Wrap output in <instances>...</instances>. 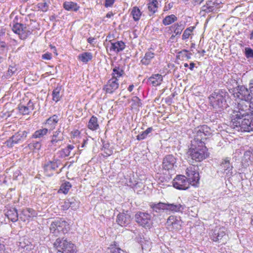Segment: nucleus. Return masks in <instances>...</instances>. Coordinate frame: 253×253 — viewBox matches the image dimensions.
<instances>
[{
  "label": "nucleus",
  "instance_id": "3",
  "mask_svg": "<svg viewBox=\"0 0 253 253\" xmlns=\"http://www.w3.org/2000/svg\"><path fill=\"white\" fill-rule=\"evenodd\" d=\"M228 93L223 89L213 92L209 97L210 105L216 111H220L226 107V97Z\"/></svg>",
  "mask_w": 253,
  "mask_h": 253
},
{
  "label": "nucleus",
  "instance_id": "42",
  "mask_svg": "<svg viewBox=\"0 0 253 253\" xmlns=\"http://www.w3.org/2000/svg\"><path fill=\"white\" fill-rule=\"evenodd\" d=\"M50 2L48 0H45L43 2L38 3V7L43 12L47 11Z\"/></svg>",
  "mask_w": 253,
  "mask_h": 253
},
{
  "label": "nucleus",
  "instance_id": "6",
  "mask_svg": "<svg viewBox=\"0 0 253 253\" xmlns=\"http://www.w3.org/2000/svg\"><path fill=\"white\" fill-rule=\"evenodd\" d=\"M54 245L57 246L56 253H75L74 245L66 240L61 241L58 239Z\"/></svg>",
  "mask_w": 253,
  "mask_h": 253
},
{
  "label": "nucleus",
  "instance_id": "25",
  "mask_svg": "<svg viewBox=\"0 0 253 253\" xmlns=\"http://www.w3.org/2000/svg\"><path fill=\"white\" fill-rule=\"evenodd\" d=\"M155 53L150 50L147 51L144 57L141 59V63L145 65H149L151 60L154 57Z\"/></svg>",
  "mask_w": 253,
  "mask_h": 253
},
{
  "label": "nucleus",
  "instance_id": "55",
  "mask_svg": "<svg viewBox=\"0 0 253 253\" xmlns=\"http://www.w3.org/2000/svg\"><path fill=\"white\" fill-rule=\"evenodd\" d=\"M51 57V54L49 53H46L42 55V58L43 59L50 60Z\"/></svg>",
  "mask_w": 253,
  "mask_h": 253
},
{
  "label": "nucleus",
  "instance_id": "56",
  "mask_svg": "<svg viewBox=\"0 0 253 253\" xmlns=\"http://www.w3.org/2000/svg\"><path fill=\"white\" fill-rule=\"evenodd\" d=\"M0 253H7L4 245L0 244Z\"/></svg>",
  "mask_w": 253,
  "mask_h": 253
},
{
  "label": "nucleus",
  "instance_id": "21",
  "mask_svg": "<svg viewBox=\"0 0 253 253\" xmlns=\"http://www.w3.org/2000/svg\"><path fill=\"white\" fill-rule=\"evenodd\" d=\"M170 30L173 32L174 35H172L171 38H173L177 36H179L183 30L184 29V25L181 23L174 24L170 27Z\"/></svg>",
  "mask_w": 253,
  "mask_h": 253
},
{
  "label": "nucleus",
  "instance_id": "10",
  "mask_svg": "<svg viewBox=\"0 0 253 253\" xmlns=\"http://www.w3.org/2000/svg\"><path fill=\"white\" fill-rule=\"evenodd\" d=\"M12 30L14 33L18 34L20 39L22 40L26 39L31 34L26 26L18 23L13 25Z\"/></svg>",
  "mask_w": 253,
  "mask_h": 253
},
{
  "label": "nucleus",
  "instance_id": "52",
  "mask_svg": "<svg viewBox=\"0 0 253 253\" xmlns=\"http://www.w3.org/2000/svg\"><path fill=\"white\" fill-rule=\"evenodd\" d=\"M27 106L30 112L33 111L35 108L34 103L31 100L28 102Z\"/></svg>",
  "mask_w": 253,
  "mask_h": 253
},
{
  "label": "nucleus",
  "instance_id": "38",
  "mask_svg": "<svg viewBox=\"0 0 253 253\" xmlns=\"http://www.w3.org/2000/svg\"><path fill=\"white\" fill-rule=\"evenodd\" d=\"M131 14L133 16L134 21H138L139 20L141 15V12L138 7H133L131 12Z\"/></svg>",
  "mask_w": 253,
  "mask_h": 253
},
{
  "label": "nucleus",
  "instance_id": "46",
  "mask_svg": "<svg viewBox=\"0 0 253 253\" xmlns=\"http://www.w3.org/2000/svg\"><path fill=\"white\" fill-rule=\"evenodd\" d=\"M19 112L23 115H28L31 112L27 106L19 105L18 106Z\"/></svg>",
  "mask_w": 253,
  "mask_h": 253
},
{
  "label": "nucleus",
  "instance_id": "7",
  "mask_svg": "<svg viewBox=\"0 0 253 253\" xmlns=\"http://www.w3.org/2000/svg\"><path fill=\"white\" fill-rule=\"evenodd\" d=\"M225 232L226 229L223 227H215L211 235V240L214 242H218L224 244L227 240V235Z\"/></svg>",
  "mask_w": 253,
  "mask_h": 253
},
{
  "label": "nucleus",
  "instance_id": "53",
  "mask_svg": "<svg viewBox=\"0 0 253 253\" xmlns=\"http://www.w3.org/2000/svg\"><path fill=\"white\" fill-rule=\"evenodd\" d=\"M147 136V135L143 131L141 134H138L137 136V139L138 140H141L145 139Z\"/></svg>",
  "mask_w": 253,
  "mask_h": 253
},
{
  "label": "nucleus",
  "instance_id": "59",
  "mask_svg": "<svg viewBox=\"0 0 253 253\" xmlns=\"http://www.w3.org/2000/svg\"><path fill=\"white\" fill-rule=\"evenodd\" d=\"M153 130V128L152 127H150L147 128L144 132L147 135L149 133L152 132Z\"/></svg>",
  "mask_w": 253,
  "mask_h": 253
},
{
  "label": "nucleus",
  "instance_id": "8",
  "mask_svg": "<svg viewBox=\"0 0 253 253\" xmlns=\"http://www.w3.org/2000/svg\"><path fill=\"white\" fill-rule=\"evenodd\" d=\"M27 134L26 131H19L10 137L5 142V144L8 147H12L15 144L20 143L25 140L27 137Z\"/></svg>",
  "mask_w": 253,
  "mask_h": 253
},
{
  "label": "nucleus",
  "instance_id": "23",
  "mask_svg": "<svg viewBox=\"0 0 253 253\" xmlns=\"http://www.w3.org/2000/svg\"><path fill=\"white\" fill-rule=\"evenodd\" d=\"M163 81V77L161 75L157 74L152 75L148 79V82L152 84L153 86H156L159 85Z\"/></svg>",
  "mask_w": 253,
  "mask_h": 253
},
{
  "label": "nucleus",
  "instance_id": "40",
  "mask_svg": "<svg viewBox=\"0 0 253 253\" xmlns=\"http://www.w3.org/2000/svg\"><path fill=\"white\" fill-rule=\"evenodd\" d=\"M158 2L157 0H152V1L148 4V8L149 11L152 14L154 13L158 8Z\"/></svg>",
  "mask_w": 253,
  "mask_h": 253
},
{
  "label": "nucleus",
  "instance_id": "13",
  "mask_svg": "<svg viewBox=\"0 0 253 253\" xmlns=\"http://www.w3.org/2000/svg\"><path fill=\"white\" fill-rule=\"evenodd\" d=\"M176 159L173 155L171 154L168 155L163 159V168L167 170L174 169L176 167Z\"/></svg>",
  "mask_w": 253,
  "mask_h": 253
},
{
  "label": "nucleus",
  "instance_id": "36",
  "mask_svg": "<svg viewBox=\"0 0 253 253\" xmlns=\"http://www.w3.org/2000/svg\"><path fill=\"white\" fill-rule=\"evenodd\" d=\"M214 2L209 1L205 5L202 6V10L207 13L212 12L214 10Z\"/></svg>",
  "mask_w": 253,
  "mask_h": 253
},
{
  "label": "nucleus",
  "instance_id": "61",
  "mask_svg": "<svg viewBox=\"0 0 253 253\" xmlns=\"http://www.w3.org/2000/svg\"><path fill=\"white\" fill-rule=\"evenodd\" d=\"M94 40L95 39L94 38L89 37L87 39V42L90 44H93Z\"/></svg>",
  "mask_w": 253,
  "mask_h": 253
},
{
  "label": "nucleus",
  "instance_id": "5",
  "mask_svg": "<svg viewBox=\"0 0 253 253\" xmlns=\"http://www.w3.org/2000/svg\"><path fill=\"white\" fill-rule=\"evenodd\" d=\"M135 219L139 225L145 228H150L152 225L151 216L148 213L137 212L135 215Z\"/></svg>",
  "mask_w": 253,
  "mask_h": 253
},
{
  "label": "nucleus",
  "instance_id": "24",
  "mask_svg": "<svg viewBox=\"0 0 253 253\" xmlns=\"http://www.w3.org/2000/svg\"><path fill=\"white\" fill-rule=\"evenodd\" d=\"M183 210V206L180 204L166 203V210L173 212L181 211Z\"/></svg>",
  "mask_w": 253,
  "mask_h": 253
},
{
  "label": "nucleus",
  "instance_id": "45",
  "mask_svg": "<svg viewBox=\"0 0 253 253\" xmlns=\"http://www.w3.org/2000/svg\"><path fill=\"white\" fill-rule=\"evenodd\" d=\"M71 187V183L69 182H66L61 185L60 190L62 191L63 193L67 194Z\"/></svg>",
  "mask_w": 253,
  "mask_h": 253
},
{
  "label": "nucleus",
  "instance_id": "29",
  "mask_svg": "<svg viewBox=\"0 0 253 253\" xmlns=\"http://www.w3.org/2000/svg\"><path fill=\"white\" fill-rule=\"evenodd\" d=\"M152 210L156 212H160L161 210H166V203L160 202L157 204L152 203L150 205Z\"/></svg>",
  "mask_w": 253,
  "mask_h": 253
},
{
  "label": "nucleus",
  "instance_id": "43",
  "mask_svg": "<svg viewBox=\"0 0 253 253\" xmlns=\"http://www.w3.org/2000/svg\"><path fill=\"white\" fill-rule=\"evenodd\" d=\"M41 146V142L38 141H33L28 144V147L31 150H40Z\"/></svg>",
  "mask_w": 253,
  "mask_h": 253
},
{
  "label": "nucleus",
  "instance_id": "47",
  "mask_svg": "<svg viewBox=\"0 0 253 253\" xmlns=\"http://www.w3.org/2000/svg\"><path fill=\"white\" fill-rule=\"evenodd\" d=\"M70 208H71L72 210H75L77 209L79 207L78 202L76 201L74 198L69 199H68Z\"/></svg>",
  "mask_w": 253,
  "mask_h": 253
},
{
  "label": "nucleus",
  "instance_id": "49",
  "mask_svg": "<svg viewBox=\"0 0 253 253\" xmlns=\"http://www.w3.org/2000/svg\"><path fill=\"white\" fill-rule=\"evenodd\" d=\"M62 209L64 211L68 210L70 208L68 199L65 201L63 204L61 206Z\"/></svg>",
  "mask_w": 253,
  "mask_h": 253
},
{
  "label": "nucleus",
  "instance_id": "28",
  "mask_svg": "<svg viewBox=\"0 0 253 253\" xmlns=\"http://www.w3.org/2000/svg\"><path fill=\"white\" fill-rule=\"evenodd\" d=\"M75 148L73 145L69 144L66 148L62 149L58 152L60 157L65 158L70 155L71 151Z\"/></svg>",
  "mask_w": 253,
  "mask_h": 253
},
{
  "label": "nucleus",
  "instance_id": "16",
  "mask_svg": "<svg viewBox=\"0 0 253 253\" xmlns=\"http://www.w3.org/2000/svg\"><path fill=\"white\" fill-rule=\"evenodd\" d=\"M64 139L63 131H61L60 128L53 132L52 138L50 141V146L54 147L57 146L59 142Z\"/></svg>",
  "mask_w": 253,
  "mask_h": 253
},
{
  "label": "nucleus",
  "instance_id": "41",
  "mask_svg": "<svg viewBox=\"0 0 253 253\" xmlns=\"http://www.w3.org/2000/svg\"><path fill=\"white\" fill-rule=\"evenodd\" d=\"M195 27H190L186 29L182 35V40H185L188 39L190 36L191 35L192 32L193 31Z\"/></svg>",
  "mask_w": 253,
  "mask_h": 253
},
{
  "label": "nucleus",
  "instance_id": "44",
  "mask_svg": "<svg viewBox=\"0 0 253 253\" xmlns=\"http://www.w3.org/2000/svg\"><path fill=\"white\" fill-rule=\"evenodd\" d=\"M19 246L26 250H31L32 249V245L28 240L19 243Z\"/></svg>",
  "mask_w": 253,
  "mask_h": 253
},
{
  "label": "nucleus",
  "instance_id": "57",
  "mask_svg": "<svg viewBox=\"0 0 253 253\" xmlns=\"http://www.w3.org/2000/svg\"><path fill=\"white\" fill-rule=\"evenodd\" d=\"M173 6V3H169L168 5H166L165 6L164 10L165 11H167L171 9Z\"/></svg>",
  "mask_w": 253,
  "mask_h": 253
},
{
  "label": "nucleus",
  "instance_id": "9",
  "mask_svg": "<svg viewBox=\"0 0 253 253\" xmlns=\"http://www.w3.org/2000/svg\"><path fill=\"white\" fill-rule=\"evenodd\" d=\"M182 221L179 216H170L166 222L167 228L169 231H178L181 229Z\"/></svg>",
  "mask_w": 253,
  "mask_h": 253
},
{
  "label": "nucleus",
  "instance_id": "48",
  "mask_svg": "<svg viewBox=\"0 0 253 253\" xmlns=\"http://www.w3.org/2000/svg\"><path fill=\"white\" fill-rule=\"evenodd\" d=\"M245 55L248 58H253V50L250 47H246L245 48Z\"/></svg>",
  "mask_w": 253,
  "mask_h": 253
},
{
  "label": "nucleus",
  "instance_id": "22",
  "mask_svg": "<svg viewBox=\"0 0 253 253\" xmlns=\"http://www.w3.org/2000/svg\"><path fill=\"white\" fill-rule=\"evenodd\" d=\"M5 215L12 222H16L18 219L17 211L15 208H10L7 210Z\"/></svg>",
  "mask_w": 253,
  "mask_h": 253
},
{
  "label": "nucleus",
  "instance_id": "1",
  "mask_svg": "<svg viewBox=\"0 0 253 253\" xmlns=\"http://www.w3.org/2000/svg\"><path fill=\"white\" fill-rule=\"evenodd\" d=\"M234 96L241 99L238 103L239 112L233 120L234 127L239 128L242 131H253V98L250 89L245 86H238Z\"/></svg>",
  "mask_w": 253,
  "mask_h": 253
},
{
  "label": "nucleus",
  "instance_id": "27",
  "mask_svg": "<svg viewBox=\"0 0 253 253\" xmlns=\"http://www.w3.org/2000/svg\"><path fill=\"white\" fill-rule=\"evenodd\" d=\"M58 121V116L54 115L46 120L45 125L48 126L50 129H53L55 128Z\"/></svg>",
  "mask_w": 253,
  "mask_h": 253
},
{
  "label": "nucleus",
  "instance_id": "4",
  "mask_svg": "<svg viewBox=\"0 0 253 253\" xmlns=\"http://www.w3.org/2000/svg\"><path fill=\"white\" fill-rule=\"evenodd\" d=\"M68 228V224L67 222L58 219L52 222L50 227V230L53 235L58 236L66 233Z\"/></svg>",
  "mask_w": 253,
  "mask_h": 253
},
{
  "label": "nucleus",
  "instance_id": "30",
  "mask_svg": "<svg viewBox=\"0 0 253 253\" xmlns=\"http://www.w3.org/2000/svg\"><path fill=\"white\" fill-rule=\"evenodd\" d=\"M88 127L92 130H96L99 127L97 119L94 116H92L88 123Z\"/></svg>",
  "mask_w": 253,
  "mask_h": 253
},
{
  "label": "nucleus",
  "instance_id": "20",
  "mask_svg": "<svg viewBox=\"0 0 253 253\" xmlns=\"http://www.w3.org/2000/svg\"><path fill=\"white\" fill-rule=\"evenodd\" d=\"M59 164L60 161L58 160L49 161L44 164V170L47 172L55 170L58 168Z\"/></svg>",
  "mask_w": 253,
  "mask_h": 253
},
{
  "label": "nucleus",
  "instance_id": "62",
  "mask_svg": "<svg viewBox=\"0 0 253 253\" xmlns=\"http://www.w3.org/2000/svg\"><path fill=\"white\" fill-rule=\"evenodd\" d=\"M203 1H204V0H193V1H194V3L195 5H196V4H200Z\"/></svg>",
  "mask_w": 253,
  "mask_h": 253
},
{
  "label": "nucleus",
  "instance_id": "63",
  "mask_svg": "<svg viewBox=\"0 0 253 253\" xmlns=\"http://www.w3.org/2000/svg\"><path fill=\"white\" fill-rule=\"evenodd\" d=\"M194 67H195V64L193 62H191L189 65V69L191 70H193Z\"/></svg>",
  "mask_w": 253,
  "mask_h": 253
},
{
  "label": "nucleus",
  "instance_id": "18",
  "mask_svg": "<svg viewBox=\"0 0 253 253\" xmlns=\"http://www.w3.org/2000/svg\"><path fill=\"white\" fill-rule=\"evenodd\" d=\"M37 215L36 211L31 209H26L21 211V213L20 214V218L25 221L27 220H29L30 218L36 216Z\"/></svg>",
  "mask_w": 253,
  "mask_h": 253
},
{
  "label": "nucleus",
  "instance_id": "50",
  "mask_svg": "<svg viewBox=\"0 0 253 253\" xmlns=\"http://www.w3.org/2000/svg\"><path fill=\"white\" fill-rule=\"evenodd\" d=\"M131 101L132 102H134V105L136 106H140V99H139L138 97H137V96H134L132 99H131Z\"/></svg>",
  "mask_w": 253,
  "mask_h": 253
},
{
  "label": "nucleus",
  "instance_id": "15",
  "mask_svg": "<svg viewBox=\"0 0 253 253\" xmlns=\"http://www.w3.org/2000/svg\"><path fill=\"white\" fill-rule=\"evenodd\" d=\"M233 167L230 163V159L226 158L221 163L219 168V171L226 174L227 176H231L232 174V169Z\"/></svg>",
  "mask_w": 253,
  "mask_h": 253
},
{
  "label": "nucleus",
  "instance_id": "34",
  "mask_svg": "<svg viewBox=\"0 0 253 253\" xmlns=\"http://www.w3.org/2000/svg\"><path fill=\"white\" fill-rule=\"evenodd\" d=\"M177 18L174 14H171L170 15L167 16L163 20V24L164 25H169L175 21H177Z\"/></svg>",
  "mask_w": 253,
  "mask_h": 253
},
{
  "label": "nucleus",
  "instance_id": "37",
  "mask_svg": "<svg viewBox=\"0 0 253 253\" xmlns=\"http://www.w3.org/2000/svg\"><path fill=\"white\" fill-rule=\"evenodd\" d=\"M48 132V129L44 128L36 130L32 135V138H40L45 135Z\"/></svg>",
  "mask_w": 253,
  "mask_h": 253
},
{
  "label": "nucleus",
  "instance_id": "60",
  "mask_svg": "<svg viewBox=\"0 0 253 253\" xmlns=\"http://www.w3.org/2000/svg\"><path fill=\"white\" fill-rule=\"evenodd\" d=\"M120 249L115 248L111 251V253H121Z\"/></svg>",
  "mask_w": 253,
  "mask_h": 253
},
{
  "label": "nucleus",
  "instance_id": "54",
  "mask_svg": "<svg viewBox=\"0 0 253 253\" xmlns=\"http://www.w3.org/2000/svg\"><path fill=\"white\" fill-rule=\"evenodd\" d=\"M115 0H105V6L106 7L111 6L114 3Z\"/></svg>",
  "mask_w": 253,
  "mask_h": 253
},
{
  "label": "nucleus",
  "instance_id": "2",
  "mask_svg": "<svg viewBox=\"0 0 253 253\" xmlns=\"http://www.w3.org/2000/svg\"><path fill=\"white\" fill-rule=\"evenodd\" d=\"M194 133V139L191 141V147L188 154L192 160L201 162L208 157L205 141L211 133L210 128L205 125L195 128Z\"/></svg>",
  "mask_w": 253,
  "mask_h": 253
},
{
  "label": "nucleus",
  "instance_id": "14",
  "mask_svg": "<svg viewBox=\"0 0 253 253\" xmlns=\"http://www.w3.org/2000/svg\"><path fill=\"white\" fill-rule=\"evenodd\" d=\"M119 86L118 79L111 78L104 85L103 89L105 91L106 93L112 94L118 88Z\"/></svg>",
  "mask_w": 253,
  "mask_h": 253
},
{
  "label": "nucleus",
  "instance_id": "33",
  "mask_svg": "<svg viewBox=\"0 0 253 253\" xmlns=\"http://www.w3.org/2000/svg\"><path fill=\"white\" fill-rule=\"evenodd\" d=\"M61 90V87L57 86L52 91V100L56 102L59 101L61 98L62 95L60 93Z\"/></svg>",
  "mask_w": 253,
  "mask_h": 253
},
{
  "label": "nucleus",
  "instance_id": "32",
  "mask_svg": "<svg viewBox=\"0 0 253 253\" xmlns=\"http://www.w3.org/2000/svg\"><path fill=\"white\" fill-rule=\"evenodd\" d=\"M17 71V65L13 63L9 65L8 70L5 74V78H9L14 75Z\"/></svg>",
  "mask_w": 253,
  "mask_h": 253
},
{
  "label": "nucleus",
  "instance_id": "19",
  "mask_svg": "<svg viewBox=\"0 0 253 253\" xmlns=\"http://www.w3.org/2000/svg\"><path fill=\"white\" fill-rule=\"evenodd\" d=\"M111 44L110 50L113 51L116 53L123 51L126 47V44L123 41H117L115 42H111Z\"/></svg>",
  "mask_w": 253,
  "mask_h": 253
},
{
  "label": "nucleus",
  "instance_id": "58",
  "mask_svg": "<svg viewBox=\"0 0 253 253\" xmlns=\"http://www.w3.org/2000/svg\"><path fill=\"white\" fill-rule=\"evenodd\" d=\"M105 155V156H109L111 155L112 154L113 151L111 150L110 149H106V150L104 152Z\"/></svg>",
  "mask_w": 253,
  "mask_h": 253
},
{
  "label": "nucleus",
  "instance_id": "31",
  "mask_svg": "<svg viewBox=\"0 0 253 253\" xmlns=\"http://www.w3.org/2000/svg\"><path fill=\"white\" fill-rule=\"evenodd\" d=\"M78 58L84 63H87L92 58V54L90 52H84L78 56Z\"/></svg>",
  "mask_w": 253,
  "mask_h": 253
},
{
  "label": "nucleus",
  "instance_id": "17",
  "mask_svg": "<svg viewBox=\"0 0 253 253\" xmlns=\"http://www.w3.org/2000/svg\"><path fill=\"white\" fill-rule=\"evenodd\" d=\"M117 222L121 226H126L130 222V215L127 211L119 213L117 215Z\"/></svg>",
  "mask_w": 253,
  "mask_h": 253
},
{
  "label": "nucleus",
  "instance_id": "35",
  "mask_svg": "<svg viewBox=\"0 0 253 253\" xmlns=\"http://www.w3.org/2000/svg\"><path fill=\"white\" fill-rule=\"evenodd\" d=\"M252 154L250 151H246L244 155L243 164L246 166H249L252 163Z\"/></svg>",
  "mask_w": 253,
  "mask_h": 253
},
{
  "label": "nucleus",
  "instance_id": "11",
  "mask_svg": "<svg viewBox=\"0 0 253 253\" xmlns=\"http://www.w3.org/2000/svg\"><path fill=\"white\" fill-rule=\"evenodd\" d=\"M190 182L184 175H178L172 181L173 187L179 190H186L189 187Z\"/></svg>",
  "mask_w": 253,
  "mask_h": 253
},
{
  "label": "nucleus",
  "instance_id": "64",
  "mask_svg": "<svg viewBox=\"0 0 253 253\" xmlns=\"http://www.w3.org/2000/svg\"><path fill=\"white\" fill-rule=\"evenodd\" d=\"M134 88V85L133 84H131V85H130L128 87V90L129 91V92H131L132 91V90H133Z\"/></svg>",
  "mask_w": 253,
  "mask_h": 253
},
{
  "label": "nucleus",
  "instance_id": "12",
  "mask_svg": "<svg viewBox=\"0 0 253 253\" xmlns=\"http://www.w3.org/2000/svg\"><path fill=\"white\" fill-rule=\"evenodd\" d=\"M186 175L188 177V180L190 182V184L193 186H196L200 179L197 168L194 166L187 168L186 169Z\"/></svg>",
  "mask_w": 253,
  "mask_h": 253
},
{
  "label": "nucleus",
  "instance_id": "51",
  "mask_svg": "<svg viewBox=\"0 0 253 253\" xmlns=\"http://www.w3.org/2000/svg\"><path fill=\"white\" fill-rule=\"evenodd\" d=\"M6 44L4 42H0V53H4V48L6 47Z\"/></svg>",
  "mask_w": 253,
  "mask_h": 253
},
{
  "label": "nucleus",
  "instance_id": "26",
  "mask_svg": "<svg viewBox=\"0 0 253 253\" xmlns=\"http://www.w3.org/2000/svg\"><path fill=\"white\" fill-rule=\"evenodd\" d=\"M63 7L67 10L74 11H78L80 8L77 3L73 1H65L63 3Z\"/></svg>",
  "mask_w": 253,
  "mask_h": 253
},
{
  "label": "nucleus",
  "instance_id": "39",
  "mask_svg": "<svg viewBox=\"0 0 253 253\" xmlns=\"http://www.w3.org/2000/svg\"><path fill=\"white\" fill-rule=\"evenodd\" d=\"M124 74V71L118 67H115L113 70L112 78L118 79Z\"/></svg>",
  "mask_w": 253,
  "mask_h": 253
}]
</instances>
